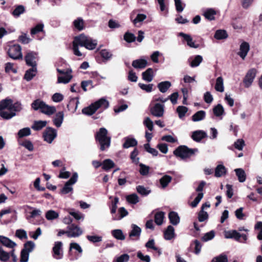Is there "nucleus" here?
I'll return each mask as SVG.
<instances>
[{"instance_id": "1", "label": "nucleus", "mask_w": 262, "mask_h": 262, "mask_svg": "<svg viewBox=\"0 0 262 262\" xmlns=\"http://www.w3.org/2000/svg\"><path fill=\"white\" fill-rule=\"evenodd\" d=\"M97 41L91 37L81 34L76 36L73 41V50L74 54L77 56H82V53L79 51V46L84 47L86 49L92 50L96 48Z\"/></svg>"}, {"instance_id": "2", "label": "nucleus", "mask_w": 262, "mask_h": 262, "mask_svg": "<svg viewBox=\"0 0 262 262\" xmlns=\"http://www.w3.org/2000/svg\"><path fill=\"white\" fill-rule=\"evenodd\" d=\"M109 105V102L106 99V98L103 97L99 99L94 103H92L89 106L83 108L82 112L83 114L85 115H92L99 108L102 110L107 108Z\"/></svg>"}, {"instance_id": "3", "label": "nucleus", "mask_w": 262, "mask_h": 262, "mask_svg": "<svg viewBox=\"0 0 262 262\" xmlns=\"http://www.w3.org/2000/svg\"><path fill=\"white\" fill-rule=\"evenodd\" d=\"M107 129L101 127L96 133L95 139L100 145V150L104 151L108 148L111 144V137L108 136Z\"/></svg>"}, {"instance_id": "4", "label": "nucleus", "mask_w": 262, "mask_h": 262, "mask_svg": "<svg viewBox=\"0 0 262 262\" xmlns=\"http://www.w3.org/2000/svg\"><path fill=\"white\" fill-rule=\"evenodd\" d=\"M31 107L35 111L39 110L42 113L48 116L53 115L56 111L55 106L49 105L39 99L34 100L32 103Z\"/></svg>"}, {"instance_id": "5", "label": "nucleus", "mask_w": 262, "mask_h": 262, "mask_svg": "<svg viewBox=\"0 0 262 262\" xmlns=\"http://www.w3.org/2000/svg\"><path fill=\"white\" fill-rule=\"evenodd\" d=\"M7 109L13 112H20L22 110V105L20 102H17L13 104V101L10 99H6L0 101V110Z\"/></svg>"}, {"instance_id": "6", "label": "nucleus", "mask_w": 262, "mask_h": 262, "mask_svg": "<svg viewBox=\"0 0 262 262\" xmlns=\"http://www.w3.org/2000/svg\"><path fill=\"white\" fill-rule=\"evenodd\" d=\"M198 151V149H190L186 146H180L177 148L174 151L173 154L177 157H179L182 159L189 157L195 152Z\"/></svg>"}, {"instance_id": "7", "label": "nucleus", "mask_w": 262, "mask_h": 262, "mask_svg": "<svg viewBox=\"0 0 262 262\" xmlns=\"http://www.w3.org/2000/svg\"><path fill=\"white\" fill-rule=\"evenodd\" d=\"M10 57L13 59H19L23 58L21 48L18 45H14L10 47L8 51Z\"/></svg>"}, {"instance_id": "8", "label": "nucleus", "mask_w": 262, "mask_h": 262, "mask_svg": "<svg viewBox=\"0 0 262 262\" xmlns=\"http://www.w3.org/2000/svg\"><path fill=\"white\" fill-rule=\"evenodd\" d=\"M78 179V174L75 172L73 174L70 179L67 181L62 189L61 190V193L66 194L73 191L72 185L74 184Z\"/></svg>"}, {"instance_id": "9", "label": "nucleus", "mask_w": 262, "mask_h": 262, "mask_svg": "<svg viewBox=\"0 0 262 262\" xmlns=\"http://www.w3.org/2000/svg\"><path fill=\"white\" fill-rule=\"evenodd\" d=\"M150 112L151 115L156 117H163L164 113V105L159 103H155L151 106Z\"/></svg>"}, {"instance_id": "10", "label": "nucleus", "mask_w": 262, "mask_h": 262, "mask_svg": "<svg viewBox=\"0 0 262 262\" xmlns=\"http://www.w3.org/2000/svg\"><path fill=\"white\" fill-rule=\"evenodd\" d=\"M256 73L257 70L254 68L251 69L247 72L243 80L246 88H249L251 85L256 77Z\"/></svg>"}, {"instance_id": "11", "label": "nucleus", "mask_w": 262, "mask_h": 262, "mask_svg": "<svg viewBox=\"0 0 262 262\" xmlns=\"http://www.w3.org/2000/svg\"><path fill=\"white\" fill-rule=\"evenodd\" d=\"M82 233V230L74 224H71L67 227V236L69 237H77L81 235Z\"/></svg>"}, {"instance_id": "12", "label": "nucleus", "mask_w": 262, "mask_h": 262, "mask_svg": "<svg viewBox=\"0 0 262 262\" xmlns=\"http://www.w3.org/2000/svg\"><path fill=\"white\" fill-rule=\"evenodd\" d=\"M57 136L55 129L48 127L47 128L43 133V138L45 141L49 143H51Z\"/></svg>"}, {"instance_id": "13", "label": "nucleus", "mask_w": 262, "mask_h": 262, "mask_svg": "<svg viewBox=\"0 0 262 262\" xmlns=\"http://www.w3.org/2000/svg\"><path fill=\"white\" fill-rule=\"evenodd\" d=\"M62 243L61 242H56L55 243L54 246L53 248V256L56 259H60L63 256V252L62 250Z\"/></svg>"}, {"instance_id": "14", "label": "nucleus", "mask_w": 262, "mask_h": 262, "mask_svg": "<svg viewBox=\"0 0 262 262\" xmlns=\"http://www.w3.org/2000/svg\"><path fill=\"white\" fill-rule=\"evenodd\" d=\"M37 57V54L34 52H29L27 53L25 56V60L27 65L32 67H36V59Z\"/></svg>"}, {"instance_id": "15", "label": "nucleus", "mask_w": 262, "mask_h": 262, "mask_svg": "<svg viewBox=\"0 0 262 262\" xmlns=\"http://www.w3.org/2000/svg\"><path fill=\"white\" fill-rule=\"evenodd\" d=\"M250 50L249 44L246 42L243 41L241 43L239 46V50L237 54L242 59L244 60L247 55L248 53Z\"/></svg>"}, {"instance_id": "16", "label": "nucleus", "mask_w": 262, "mask_h": 262, "mask_svg": "<svg viewBox=\"0 0 262 262\" xmlns=\"http://www.w3.org/2000/svg\"><path fill=\"white\" fill-rule=\"evenodd\" d=\"M207 136L206 133L203 130H196L192 133L191 138L196 142H200Z\"/></svg>"}, {"instance_id": "17", "label": "nucleus", "mask_w": 262, "mask_h": 262, "mask_svg": "<svg viewBox=\"0 0 262 262\" xmlns=\"http://www.w3.org/2000/svg\"><path fill=\"white\" fill-rule=\"evenodd\" d=\"M216 14V11L212 8H208L203 11V15L206 19L212 20L215 19V15Z\"/></svg>"}, {"instance_id": "18", "label": "nucleus", "mask_w": 262, "mask_h": 262, "mask_svg": "<svg viewBox=\"0 0 262 262\" xmlns=\"http://www.w3.org/2000/svg\"><path fill=\"white\" fill-rule=\"evenodd\" d=\"M0 242L4 246L10 248H13L16 246L15 242H13L9 238L2 235H0Z\"/></svg>"}, {"instance_id": "19", "label": "nucleus", "mask_w": 262, "mask_h": 262, "mask_svg": "<svg viewBox=\"0 0 262 262\" xmlns=\"http://www.w3.org/2000/svg\"><path fill=\"white\" fill-rule=\"evenodd\" d=\"M64 118V113L63 112H59L56 113L54 118L53 119L54 124L57 127L61 126Z\"/></svg>"}, {"instance_id": "20", "label": "nucleus", "mask_w": 262, "mask_h": 262, "mask_svg": "<svg viewBox=\"0 0 262 262\" xmlns=\"http://www.w3.org/2000/svg\"><path fill=\"white\" fill-rule=\"evenodd\" d=\"M147 65V61L144 59L135 60L132 62V66L136 69H144Z\"/></svg>"}, {"instance_id": "21", "label": "nucleus", "mask_w": 262, "mask_h": 262, "mask_svg": "<svg viewBox=\"0 0 262 262\" xmlns=\"http://www.w3.org/2000/svg\"><path fill=\"white\" fill-rule=\"evenodd\" d=\"M234 171L239 182L243 183L245 182L247 176L245 170L243 169L236 168L234 169Z\"/></svg>"}, {"instance_id": "22", "label": "nucleus", "mask_w": 262, "mask_h": 262, "mask_svg": "<svg viewBox=\"0 0 262 262\" xmlns=\"http://www.w3.org/2000/svg\"><path fill=\"white\" fill-rule=\"evenodd\" d=\"M179 35L184 38L187 41V45L190 47L193 48H197L198 47V45L195 44L194 42L192 40V37L189 35L181 32L179 33Z\"/></svg>"}, {"instance_id": "23", "label": "nucleus", "mask_w": 262, "mask_h": 262, "mask_svg": "<svg viewBox=\"0 0 262 262\" xmlns=\"http://www.w3.org/2000/svg\"><path fill=\"white\" fill-rule=\"evenodd\" d=\"M153 70L151 68L147 69L142 74V78L144 80L150 82L152 80L154 77Z\"/></svg>"}, {"instance_id": "24", "label": "nucleus", "mask_w": 262, "mask_h": 262, "mask_svg": "<svg viewBox=\"0 0 262 262\" xmlns=\"http://www.w3.org/2000/svg\"><path fill=\"white\" fill-rule=\"evenodd\" d=\"M170 222L173 225H177L180 223V217L178 214L174 211H171L168 214Z\"/></svg>"}, {"instance_id": "25", "label": "nucleus", "mask_w": 262, "mask_h": 262, "mask_svg": "<svg viewBox=\"0 0 262 262\" xmlns=\"http://www.w3.org/2000/svg\"><path fill=\"white\" fill-rule=\"evenodd\" d=\"M190 66L192 68H194L199 66L203 60V58L201 55H196L194 57L189 58Z\"/></svg>"}, {"instance_id": "26", "label": "nucleus", "mask_w": 262, "mask_h": 262, "mask_svg": "<svg viewBox=\"0 0 262 262\" xmlns=\"http://www.w3.org/2000/svg\"><path fill=\"white\" fill-rule=\"evenodd\" d=\"M174 229L169 225L167 227V229L164 232V238L166 240H170L174 237Z\"/></svg>"}, {"instance_id": "27", "label": "nucleus", "mask_w": 262, "mask_h": 262, "mask_svg": "<svg viewBox=\"0 0 262 262\" xmlns=\"http://www.w3.org/2000/svg\"><path fill=\"white\" fill-rule=\"evenodd\" d=\"M171 82L169 81H162L158 83V88L159 91L162 93H166L169 88L171 86Z\"/></svg>"}, {"instance_id": "28", "label": "nucleus", "mask_w": 262, "mask_h": 262, "mask_svg": "<svg viewBox=\"0 0 262 262\" xmlns=\"http://www.w3.org/2000/svg\"><path fill=\"white\" fill-rule=\"evenodd\" d=\"M59 213L53 210H49L47 211L45 214V217L48 221L56 220L59 217Z\"/></svg>"}, {"instance_id": "29", "label": "nucleus", "mask_w": 262, "mask_h": 262, "mask_svg": "<svg viewBox=\"0 0 262 262\" xmlns=\"http://www.w3.org/2000/svg\"><path fill=\"white\" fill-rule=\"evenodd\" d=\"M225 236L226 238H233L236 241H239L242 236L241 234L236 230L226 232Z\"/></svg>"}, {"instance_id": "30", "label": "nucleus", "mask_w": 262, "mask_h": 262, "mask_svg": "<svg viewBox=\"0 0 262 262\" xmlns=\"http://www.w3.org/2000/svg\"><path fill=\"white\" fill-rule=\"evenodd\" d=\"M226 168L223 164L218 165L215 169V176L216 177H221L226 173Z\"/></svg>"}, {"instance_id": "31", "label": "nucleus", "mask_w": 262, "mask_h": 262, "mask_svg": "<svg viewBox=\"0 0 262 262\" xmlns=\"http://www.w3.org/2000/svg\"><path fill=\"white\" fill-rule=\"evenodd\" d=\"M126 201L131 204H136L139 201V198L136 193H132L125 196Z\"/></svg>"}, {"instance_id": "32", "label": "nucleus", "mask_w": 262, "mask_h": 262, "mask_svg": "<svg viewBox=\"0 0 262 262\" xmlns=\"http://www.w3.org/2000/svg\"><path fill=\"white\" fill-rule=\"evenodd\" d=\"M124 139L125 142L123 144V147L124 148H128L130 147H134L137 144V141L134 138L127 137Z\"/></svg>"}, {"instance_id": "33", "label": "nucleus", "mask_w": 262, "mask_h": 262, "mask_svg": "<svg viewBox=\"0 0 262 262\" xmlns=\"http://www.w3.org/2000/svg\"><path fill=\"white\" fill-rule=\"evenodd\" d=\"M47 124V122L46 121H35L32 125L31 128L35 130H39L45 127Z\"/></svg>"}, {"instance_id": "34", "label": "nucleus", "mask_w": 262, "mask_h": 262, "mask_svg": "<svg viewBox=\"0 0 262 262\" xmlns=\"http://www.w3.org/2000/svg\"><path fill=\"white\" fill-rule=\"evenodd\" d=\"M36 72V68L32 67L31 69L26 71L24 76L25 79L27 81L31 80L35 76Z\"/></svg>"}, {"instance_id": "35", "label": "nucleus", "mask_w": 262, "mask_h": 262, "mask_svg": "<svg viewBox=\"0 0 262 262\" xmlns=\"http://www.w3.org/2000/svg\"><path fill=\"white\" fill-rule=\"evenodd\" d=\"M215 89L216 91L223 92L224 91L223 78L220 76L217 78L215 85Z\"/></svg>"}, {"instance_id": "36", "label": "nucleus", "mask_w": 262, "mask_h": 262, "mask_svg": "<svg viewBox=\"0 0 262 262\" xmlns=\"http://www.w3.org/2000/svg\"><path fill=\"white\" fill-rule=\"evenodd\" d=\"M206 116V113L204 111H199L192 116V120L194 122H198L203 120Z\"/></svg>"}, {"instance_id": "37", "label": "nucleus", "mask_w": 262, "mask_h": 262, "mask_svg": "<svg viewBox=\"0 0 262 262\" xmlns=\"http://www.w3.org/2000/svg\"><path fill=\"white\" fill-rule=\"evenodd\" d=\"M114 166V162L110 159H105L102 162V168L105 171H108Z\"/></svg>"}, {"instance_id": "38", "label": "nucleus", "mask_w": 262, "mask_h": 262, "mask_svg": "<svg viewBox=\"0 0 262 262\" xmlns=\"http://www.w3.org/2000/svg\"><path fill=\"white\" fill-rule=\"evenodd\" d=\"M132 230L129 234V236L132 237H139L140 235L141 229L140 227L135 224L132 225Z\"/></svg>"}, {"instance_id": "39", "label": "nucleus", "mask_w": 262, "mask_h": 262, "mask_svg": "<svg viewBox=\"0 0 262 262\" xmlns=\"http://www.w3.org/2000/svg\"><path fill=\"white\" fill-rule=\"evenodd\" d=\"M6 109H2L0 110V116L6 119H9L15 116V113L11 111H6Z\"/></svg>"}, {"instance_id": "40", "label": "nucleus", "mask_w": 262, "mask_h": 262, "mask_svg": "<svg viewBox=\"0 0 262 262\" xmlns=\"http://www.w3.org/2000/svg\"><path fill=\"white\" fill-rule=\"evenodd\" d=\"M112 235L118 240L123 241L125 239V236L120 229H115L112 231Z\"/></svg>"}, {"instance_id": "41", "label": "nucleus", "mask_w": 262, "mask_h": 262, "mask_svg": "<svg viewBox=\"0 0 262 262\" xmlns=\"http://www.w3.org/2000/svg\"><path fill=\"white\" fill-rule=\"evenodd\" d=\"M171 177L168 175H165L160 180V183L162 188H166L168 184L171 181Z\"/></svg>"}, {"instance_id": "42", "label": "nucleus", "mask_w": 262, "mask_h": 262, "mask_svg": "<svg viewBox=\"0 0 262 262\" xmlns=\"http://www.w3.org/2000/svg\"><path fill=\"white\" fill-rule=\"evenodd\" d=\"M213 112L215 116L220 117L224 114V107L221 104H219L213 108Z\"/></svg>"}, {"instance_id": "43", "label": "nucleus", "mask_w": 262, "mask_h": 262, "mask_svg": "<svg viewBox=\"0 0 262 262\" xmlns=\"http://www.w3.org/2000/svg\"><path fill=\"white\" fill-rule=\"evenodd\" d=\"M136 190L138 192V193H139L141 195L145 196L147 195L151 192V190L149 188H145V187L142 185L137 186L136 187Z\"/></svg>"}, {"instance_id": "44", "label": "nucleus", "mask_w": 262, "mask_h": 262, "mask_svg": "<svg viewBox=\"0 0 262 262\" xmlns=\"http://www.w3.org/2000/svg\"><path fill=\"white\" fill-rule=\"evenodd\" d=\"M155 241L154 239H149L145 244V247L147 248H148V249H153L155 251H156L158 252L159 253V255H160L161 254V251L160 249H159L158 248H157V247L155 246Z\"/></svg>"}, {"instance_id": "45", "label": "nucleus", "mask_w": 262, "mask_h": 262, "mask_svg": "<svg viewBox=\"0 0 262 262\" xmlns=\"http://www.w3.org/2000/svg\"><path fill=\"white\" fill-rule=\"evenodd\" d=\"M72 78V76L71 75V74H70L69 73H67V75H65L64 76L58 77L57 83H63L66 84L69 83Z\"/></svg>"}, {"instance_id": "46", "label": "nucleus", "mask_w": 262, "mask_h": 262, "mask_svg": "<svg viewBox=\"0 0 262 262\" xmlns=\"http://www.w3.org/2000/svg\"><path fill=\"white\" fill-rule=\"evenodd\" d=\"M164 217V213L163 212H159L155 214V222L158 225H161L163 223Z\"/></svg>"}, {"instance_id": "47", "label": "nucleus", "mask_w": 262, "mask_h": 262, "mask_svg": "<svg viewBox=\"0 0 262 262\" xmlns=\"http://www.w3.org/2000/svg\"><path fill=\"white\" fill-rule=\"evenodd\" d=\"M119 215L118 216H114L113 219L114 220H120L128 214V211L124 207H120L118 210Z\"/></svg>"}, {"instance_id": "48", "label": "nucleus", "mask_w": 262, "mask_h": 262, "mask_svg": "<svg viewBox=\"0 0 262 262\" xmlns=\"http://www.w3.org/2000/svg\"><path fill=\"white\" fill-rule=\"evenodd\" d=\"M227 37V33L225 30H217L214 34V38L218 40L225 39Z\"/></svg>"}, {"instance_id": "49", "label": "nucleus", "mask_w": 262, "mask_h": 262, "mask_svg": "<svg viewBox=\"0 0 262 262\" xmlns=\"http://www.w3.org/2000/svg\"><path fill=\"white\" fill-rule=\"evenodd\" d=\"M74 27L79 31H81L84 28L83 20L80 18L75 19L73 21Z\"/></svg>"}, {"instance_id": "50", "label": "nucleus", "mask_w": 262, "mask_h": 262, "mask_svg": "<svg viewBox=\"0 0 262 262\" xmlns=\"http://www.w3.org/2000/svg\"><path fill=\"white\" fill-rule=\"evenodd\" d=\"M146 17V15L144 14H138L136 17L133 20V23L135 26H138V24H140Z\"/></svg>"}, {"instance_id": "51", "label": "nucleus", "mask_w": 262, "mask_h": 262, "mask_svg": "<svg viewBox=\"0 0 262 262\" xmlns=\"http://www.w3.org/2000/svg\"><path fill=\"white\" fill-rule=\"evenodd\" d=\"M10 258V254L4 250L2 247H0V260L1 261H7Z\"/></svg>"}, {"instance_id": "52", "label": "nucleus", "mask_w": 262, "mask_h": 262, "mask_svg": "<svg viewBox=\"0 0 262 262\" xmlns=\"http://www.w3.org/2000/svg\"><path fill=\"white\" fill-rule=\"evenodd\" d=\"M35 247V244L32 241H28L24 245V251L30 253L31 252Z\"/></svg>"}, {"instance_id": "53", "label": "nucleus", "mask_w": 262, "mask_h": 262, "mask_svg": "<svg viewBox=\"0 0 262 262\" xmlns=\"http://www.w3.org/2000/svg\"><path fill=\"white\" fill-rule=\"evenodd\" d=\"M25 7L22 5L18 6L13 11L12 14L14 17H17L25 12Z\"/></svg>"}, {"instance_id": "54", "label": "nucleus", "mask_w": 262, "mask_h": 262, "mask_svg": "<svg viewBox=\"0 0 262 262\" xmlns=\"http://www.w3.org/2000/svg\"><path fill=\"white\" fill-rule=\"evenodd\" d=\"M17 134L19 138L28 136L31 134V130L29 127L24 128L20 129Z\"/></svg>"}, {"instance_id": "55", "label": "nucleus", "mask_w": 262, "mask_h": 262, "mask_svg": "<svg viewBox=\"0 0 262 262\" xmlns=\"http://www.w3.org/2000/svg\"><path fill=\"white\" fill-rule=\"evenodd\" d=\"M187 111L188 108L184 106H179L177 108V112L180 118L184 117Z\"/></svg>"}, {"instance_id": "56", "label": "nucleus", "mask_w": 262, "mask_h": 262, "mask_svg": "<svg viewBox=\"0 0 262 262\" xmlns=\"http://www.w3.org/2000/svg\"><path fill=\"white\" fill-rule=\"evenodd\" d=\"M145 149L147 152L150 153L154 156H157L158 154V151L157 149L151 148L149 143H146L144 145Z\"/></svg>"}, {"instance_id": "57", "label": "nucleus", "mask_w": 262, "mask_h": 262, "mask_svg": "<svg viewBox=\"0 0 262 262\" xmlns=\"http://www.w3.org/2000/svg\"><path fill=\"white\" fill-rule=\"evenodd\" d=\"M215 236V232L214 231L211 230L204 234L202 237V240L204 242H207L214 238Z\"/></svg>"}, {"instance_id": "58", "label": "nucleus", "mask_w": 262, "mask_h": 262, "mask_svg": "<svg viewBox=\"0 0 262 262\" xmlns=\"http://www.w3.org/2000/svg\"><path fill=\"white\" fill-rule=\"evenodd\" d=\"M193 245L194 246V253L196 254H198L201 252V248H202V245L199 241L195 240L191 244V246L192 247Z\"/></svg>"}, {"instance_id": "59", "label": "nucleus", "mask_w": 262, "mask_h": 262, "mask_svg": "<svg viewBox=\"0 0 262 262\" xmlns=\"http://www.w3.org/2000/svg\"><path fill=\"white\" fill-rule=\"evenodd\" d=\"M143 124L149 130L152 131L154 128V124L152 121L149 118L146 117L143 121Z\"/></svg>"}, {"instance_id": "60", "label": "nucleus", "mask_w": 262, "mask_h": 262, "mask_svg": "<svg viewBox=\"0 0 262 262\" xmlns=\"http://www.w3.org/2000/svg\"><path fill=\"white\" fill-rule=\"evenodd\" d=\"M44 25L42 24H39L37 25L35 27L32 28L31 30V34L34 35L38 32L43 31Z\"/></svg>"}, {"instance_id": "61", "label": "nucleus", "mask_w": 262, "mask_h": 262, "mask_svg": "<svg viewBox=\"0 0 262 262\" xmlns=\"http://www.w3.org/2000/svg\"><path fill=\"white\" fill-rule=\"evenodd\" d=\"M87 239L91 242L93 243L100 242L102 241V237L98 235H87Z\"/></svg>"}, {"instance_id": "62", "label": "nucleus", "mask_w": 262, "mask_h": 262, "mask_svg": "<svg viewBox=\"0 0 262 262\" xmlns=\"http://www.w3.org/2000/svg\"><path fill=\"white\" fill-rule=\"evenodd\" d=\"M139 86L143 91H145V92L147 93L151 92L152 91V87L153 84H143L141 83H139L138 84Z\"/></svg>"}, {"instance_id": "63", "label": "nucleus", "mask_w": 262, "mask_h": 262, "mask_svg": "<svg viewBox=\"0 0 262 262\" xmlns=\"http://www.w3.org/2000/svg\"><path fill=\"white\" fill-rule=\"evenodd\" d=\"M124 39L127 42H132L135 41L136 36L133 33L126 32L124 35Z\"/></svg>"}, {"instance_id": "64", "label": "nucleus", "mask_w": 262, "mask_h": 262, "mask_svg": "<svg viewBox=\"0 0 262 262\" xmlns=\"http://www.w3.org/2000/svg\"><path fill=\"white\" fill-rule=\"evenodd\" d=\"M129 256L127 254H124L116 258L115 262H127Z\"/></svg>"}]
</instances>
